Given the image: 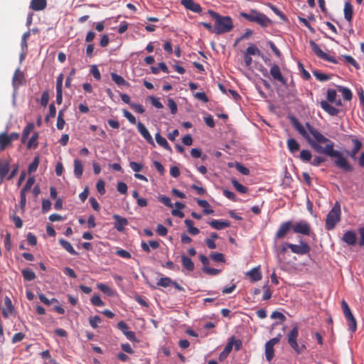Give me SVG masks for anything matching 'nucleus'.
I'll return each instance as SVG.
<instances>
[{
    "label": "nucleus",
    "instance_id": "obj_1",
    "mask_svg": "<svg viewBox=\"0 0 364 364\" xmlns=\"http://www.w3.org/2000/svg\"><path fill=\"white\" fill-rule=\"evenodd\" d=\"M291 122L298 133L316 152L325 154L331 158H336L334 164L336 167L345 171H353V166L348 163L343 154L333 149V141L323 135L318 129L309 122L302 124L295 117L291 119Z\"/></svg>",
    "mask_w": 364,
    "mask_h": 364
},
{
    "label": "nucleus",
    "instance_id": "obj_2",
    "mask_svg": "<svg viewBox=\"0 0 364 364\" xmlns=\"http://www.w3.org/2000/svg\"><path fill=\"white\" fill-rule=\"evenodd\" d=\"M208 13L215 20L213 33L220 35L228 33L234 28L231 17L228 16H221L213 10H209Z\"/></svg>",
    "mask_w": 364,
    "mask_h": 364
},
{
    "label": "nucleus",
    "instance_id": "obj_3",
    "mask_svg": "<svg viewBox=\"0 0 364 364\" xmlns=\"http://www.w3.org/2000/svg\"><path fill=\"white\" fill-rule=\"evenodd\" d=\"M341 220V209L340 203L336 201L333 207L326 215L325 220V228L326 230H332Z\"/></svg>",
    "mask_w": 364,
    "mask_h": 364
},
{
    "label": "nucleus",
    "instance_id": "obj_4",
    "mask_svg": "<svg viewBox=\"0 0 364 364\" xmlns=\"http://www.w3.org/2000/svg\"><path fill=\"white\" fill-rule=\"evenodd\" d=\"M299 336V327L294 326L292 329L287 334V341L289 346L294 350L296 354H301L304 350H306V346L304 342L301 343V345L298 343Z\"/></svg>",
    "mask_w": 364,
    "mask_h": 364
},
{
    "label": "nucleus",
    "instance_id": "obj_5",
    "mask_svg": "<svg viewBox=\"0 0 364 364\" xmlns=\"http://www.w3.org/2000/svg\"><path fill=\"white\" fill-rule=\"evenodd\" d=\"M240 15L247 21L257 23L264 28L267 27L270 22V20L264 14L254 9L251 10L250 13L240 12Z\"/></svg>",
    "mask_w": 364,
    "mask_h": 364
},
{
    "label": "nucleus",
    "instance_id": "obj_6",
    "mask_svg": "<svg viewBox=\"0 0 364 364\" xmlns=\"http://www.w3.org/2000/svg\"><path fill=\"white\" fill-rule=\"evenodd\" d=\"M341 308L345 318L348 321L349 330L352 332L355 331L357 328L355 318H354L348 303L345 300H342L341 301Z\"/></svg>",
    "mask_w": 364,
    "mask_h": 364
},
{
    "label": "nucleus",
    "instance_id": "obj_7",
    "mask_svg": "<svg viewBox=\"0 0 364 364\" xmlns=\"http://www.w3.org/2000/svg\"><path fill=\"white\" fill-rule=\"evenodd\" d=\"M310 47L313 52L316 54L317 57L324 60H326L330 63H337V60L334 57L330 56L326 53H324L318 46V45L315 43L314 41H310L309 42Z\"/></svg>",
    "mask_w": 364,
    "mask_h": 364
},
{
    "label": "nucleus",
    "instance_id": "obj_8",
    "mask_svg": "<svg viewBox=\"0 0 364 364\" xmlns=\"http://www.w3.org/2000/svg\"><path fill=\"white\" fill-rule=\"evenodd\" d=\"M292 230L294 232L304 235H310L311 232L310 224L304 220L296 222L294 224L292 223Z\"/></svg>",
    "mask_w": 364,
    "mask_h": 364
},
{
    "label": "nucleus",
    "instance_id": "obj_9",
    "mask_svg": "<svg viewBox=\"0 0 364 364\" xmlns=\"http://www.w3.org/2000/svg\"><path fill=\"white\" fill-rule=\"evenodd\" d=\"M287 246L293 253L301 255L308 254L311 250L310 246L304 241H300L298 245L287 243Z\"/></svg>",
    "mask_w": 364,
    "mask_h": 364
},
{
    "label": "nucleus",
    "instance_id": "obj_10",
    "mask_svg": "<svg viewBox=\"0 0 364 364\" xmlns=\"http://www.w3.org/2000/svg\"><path fill=\"white\" fill-rule=\"evenodd\" d=\"M353 147L351 150H345L344 152L350 156L353 160L355 161L357 159V154L362 148V143L358 139L353 137L351 139Z\"/></svg>",
    "mask_w": 364,
    "mask_h": 364
},
{
    "label": "nucleus",
    "instance_id": "obj_11",
    "mask_svg": "<svg viewBox=\"0 0 364 364\" xmlns=\"http://www.w3.org/2000/svg\"><path fill=\"white\" fill-rule=\"evenodd\" d=\"M292 229V222L289 220L281 224L275 235L277 240L284 238L290 230Z\"/></svg>",
    "mask_w": 364,
    "mask_h": 364
},
{
    "label": "nucleus",
    "instance_id": "obj_12",
    "mask_svg": "<svg viewBox=\"0 0 364 364\" xmlns=\"http://www.w3.org/2000/svg\"><path fill=\"white\" fill-rule=\"evenodd\" d=\"M341 240L348 246H355L357 244V235L354 230H347L343 235Z\"/></svg>",
    "mask_w": 364,
    "mask_h": 364
},
{
    "label": "nucleus",
    "instance_id": "obj_13",
    "mask_svg": "<svg viewBox=\"0 0 364 364\" xmlns=\"http://www.w3.org/2000/svg\"><path fill=\"white\" fill-rule=\"evenodd\" d=\"M113 219L114 220V228L119 232H123L124 231V227L129 224L128 220L125 218H123L117 214H114L112 215Z\"/></svg>",
    "mask_w": 364,
    "mask_h": 364
},
{
    "label": "nucleus",
    "instance_id": "obj_14",
    "mask_svg": "<svg viewBox=\"0 0 364 364\" xmlns=\"http://www.w3.org/2000/svg\"><path fill=\"white\" fill-rule=\"evenodd\" d=\"M270 75L274 80L279 81L283 85H287V80L283 77L280 68L277 65L274 64L272 66L270 69Z\"/></svg>",
    "mask_w": 364,
    "mask_h": 364
},
{
    "label": "nucleus",
    "instance_id": "obj_15",
    "mask_svg": "<svg viewBox=\"0 0 364 364\" xmlns=\"http://www.w3.org/2000/svg\"><path fill=\"white\" fill-rule=\"evenodd\" d=\"M137 129L138 132L141 134V135L146 140V141L151 144L154 146V141L153 140V138L151 135L150 134L148 129L146 128L144 124L141 123V122H139L137 123Z\"/></svg>",
    "mask_w": 364,
    "mask_h": 364
},
{
    "label": "nucleus",
    "instance_id": "obj_16",
    "mask_svg": "<svg viewBox=\"0 0 364 364\" xmlns=\"http://www.w3.org/2000/svg\"><path fill=\"white\" fill-rule=\"evenodd\" d=\"M181 4L186 9L190 10L194 13H200L202 11L200 5L196 3L193 0H181Z\"/></svg>",
    "mask_w": 364,
    "mask_h": 364
},
{
    "label": "nucleus",
    "instance_id": "obj_17",
    "mask_svg": "<svg viewBox=\"0 0 364 364\" xmlns=\"http://www.w3.org/2000/svg\"><path fill=\"white\" fill-rule=\"evenodd\" d=\"M117 327L124 333L126 337L130 341L135 340V333L133 331H128V325L123 321H119L117 323Z\"/></svg>",
    "mask_w": 364,
    "mask_h": 364
},
{
    "label": "nucleus",
    "instance_id": "obj_18",
    "mask_svg": "<svg viewBox=\"0 0 364 364\" xmlns=\"http://www.w3.org/2000/svg\"><path fill=\"white\" fill-rule=\"evenodd\" d=\"M208 224L215 230H223L230 226V222L227 220H213Z\"/></svg>",
    "mask_w": 364,
    "mask_h": 364
},
{
    "label": "nucleus",
    "instance_id": "obj_19",
    "mask_svg": "<svg viewBox=\"0 0 364 364\" xmlns=\"http://www.w3.org/2000/svg\"><path fill=\"white\" fill-rule=\"evenodd\" d=\"M321 108L331 116H336L339 113V109L331 105L328 102L323 100L321 102Z\"/></svg>",
    "mask_w": 364,
    "mask_h": 364
},
{
    "label": "nucleus",
    "instance_id": "obj_20",
    "mask_svg": "<svg viewBox=\"0 0 364 364\" xmlns=\"http://www.w3.org/2000/svg\"><path fill=\"white\" fill-rule=\"evenodd\" d=\"M11 146L12 142L11 141L8 134L6 132L0 133V151H4L7 147Z\"/></svg>",
    "mask_w": 364,
    "mask_h": 364
},
{
    "label": "nucleus",
    "instance_id": "obj_21",
    "mask_svg": "<svg viewBox=\"0 0 364 364\" xmlns=\"http://www.w3.org/2000/svg\"><path fill=\"white\" fill-rule=\"evenodd\" d=\"M46 6V0H31L30 4V8L36 11L45 9Z\"/></svg>",
    "mask_w": 364,
    "mask_h": 364
},
{
    "label": "nucleus",
    "instance_id": "obj_22",
    "mask_svg": "<svg viewBox=\"0 0 364 364\" xmlns=\"http://www.w3.org/2000/svg\"><path fill=\"white\" fill-rule=\"evenodd\" d=\"M287 149L290 153L294 154L299 151L300 144L299 142L294 138H289L287 141Z\"/></svg>",
    "mask_w": 364,
    "mask_h": 364
},
{
    "label": "nucleus",
    "instance_id": "obj_23",
    "mask_svg": "<svg viewBox=\"0 0 364 364\" xmlns=\"http://www.w3.org/2000/svg\"><path fill=\"white\" fill-rule=\"evenodd\" d=\"M246 275L249 277V278L253 282H258L262 279V274L259 267H255L252 269L250 271L246 273Z\"/></svg>",
    "mask_w": 364,
    "mask_h": 364
},
{
    "label": "nucleus",
    "instance_id": "obj_24",
    "mask_svg": "<svg viewBox=\"0 0 364 364\" xmlns=\"http://www.w3.org/2000/svg\"><path fill=\"white\" fill-rule=\"evenodd\" d=\"M344 17L346 21L351 23L353 16V8L350 2H346L344 4Z\"/></svg>",
    "mask_w": 364,
    "mask_h": 364
},
{
    "label": "nucleus",
    "instance_id": "obj_25",
    "mask_svg": "<svg viewBox=\"0 0 364 364\" xmlns=\"http://www.w3.org/2000/svg\"><path fill=\"white\" fill-rule=\"evenodd\" d=\"M181 263H182L183 267L186 269H187L190 272H192L194 270V268H195L194 263L192 261V259L191 258H189L188 257H187L186 255H181Z\"/></svg>",
    "mask_w": 364,
    "mask_h": 364
},
{
    "label": "nucleus",
    "instance_id": "obj_26",
    "mask_svg": "<svg viewBox=\"0 0 364 364\" xmlns=\"http://www.w3.org/2000/svg\"><path fill=\"white\" fill-rule=\"evenodd\" d=\"M59 243L62 246V247L65 249L70 255H77V252L75 250L70 242H69L68 241L64 239H60Z\"/></svg>",
    "mask_w": 364,
    "mask_h": 364
},
{
    "label": "nucleus",
    "instance_id": "obj_27",
    "mask_svg": "<svg viewBox=\"0 0 364 364\" xmlns=\"http://www.w3.org/2000/svg\"><path fill=\"white\" fill-rule=\"evenodd\" d=\"M196 202L200 207L203 208V213L205 215H210L214 213V210L210 208V204L207 200L197 199Z\"/></svg>",
    "mask_w": 364,
    "mask_h": 364
},
{
    "label": "nucleus",
    "instance_id": "obj_28",
    "mask_svg": "<svg viewBox=\"0 0 364 364\" xmlns=\"http://www.w3.org/2000/svg\"><path fill=\"white\" fill-rule=\"evenodd\" d=\"M141 247L144 252L149 253L151 251L150 247L152 249H157L159 247V242L155 240L149 241V244L146 243L145 242H142L141 244Z\"/></svg>",
    "mask_w": 364,
    "mask_h": 364
},
{
    "label": "nucleus",
    "instance_id": "obj_29",
    "mask_svg": "<svg viewBox=\"0 0 364 364\" xmlns=\"http://www.w3.org/2000/svg\"><path fill=\"white\" fill-rule=\"evenodd\" d=\"M155 139L159 145L168 151H171V148L167 142L166 139L163 137L159 132L155 134Z\"/></svg>",
    "mask_w": 364,
    "mask_h": 364
},
{
    "label": "nucleus",
    "instance_id": "obj_30",
    "mask_svg": "<svg viewBox=\"0 0 364 364\" xmlns=\"http://www.w3.org/2000/svg\"><path fill=\"white\" fill-rule=\"evenodd\" d=\"M83 173V166L79 159L74 161V174L77 178H80Z\"/></svg>",
    "mask_w": 364,
    "mask_h": 364
},
{
    "label": "nucleus",
    "instance_id": "obj_31",
    "mask_svg": "<svg viewBox=\"0 0 364 364\" xmlns=\"http://www.w3.org/2000/svg\"><path fill=\"white\" fill-rule=\"evenodd\" d=\"M34 129V124L33 123H28L23 129L21 136V142L24 144L30 133L32 132V130Z\"/></svg>",
    "mask_w": 364,
    "mask_h": 364
},
{
    "label": "nucleus",
    "instance_id": "obj_32",
    "mask_svg": "<svg viewBox=\"0 0 364 364\" xmlns=\"http://www.w3.org/2000/svg\"><path fill=\"white\" fill-rule=\"evenodd\" d=\"M112 80L119 86H128L129 84L121 75L117 73H111Z\"/></svg>",
    "mask_w": 364,
    "mask_h": 364
},
{
    "label": "nucleus",
    "instance_id": "obj_33",
    "mask_svg": "<svg viewBox=\"0 0 364 364\" xmlns=\"http://www.w3.org/2000/svg\"><path fill=\"white\" fill-rule=\"evenodd\" d=\"M186 226L188 228V231L193 235H196L199 233V229L193 226V222L191 220L186 219L184 221Z\"/></svg>",
    "mask_w": 364,
    "mask_h": 364
},
{
    "label": "nucleus",
    "instance_id": "obj_34",
    "mask_svg": "<svg viewBox=\"0 0 364 364\" xmlns=\"http://www.w3.org/2000/svg\"><path fill=\"white\" fill-rule=\"evenodd\" d=\"M24 79V75L19 69H17L13 76V84L14 85H20L22 83Z\"/></svg>",
    "mask_w": 364,
    "mask_h": 364
},
{
    "label": "nucleus",
    "instance_id": "obj_35",
    "mask_svg": "<svg viewBox=\"0 0 364 364\" xmlns=\"http://www.w3.org/2000/svg\"><path fill=\"white\" fill-rule=\"evenodd\" d=\"M21 274L26 281H33L36 279V276L35 272L31 269H23L21 271Z\"/></svg>",
    "mask_w": 364,
    "mask_h": 364
},
{
    "label": "nucleus",
    "instance_id": "obj_36",
    "mask_svg": "<svg viewBox=\"0 0 364 364\" xmlns=\"http://www.w3.org/2000/svg\"><path fill=\"white\" fill-rule=\"evenodd\" d=\"M10 169L9 163L5 161L0 163V178L3 180L8 174Z\"/></svg>",
    "mask_w": 364,
    "mask_h": 364
},
{
    "label": "nucleus",
    "instance_id": "obj_37",
    "mask_svg": "<svg viewBox=\"0 0 364 364\" xmlns=\"http://www.w3.org/2000/svg\"><path fill=\"white\" fill-rule=\"evenodd\" d=\"M312 158L311 152L308 149H303L299 154V159L304 163L310 162Z\"/></svg>",
    "mask_w": 364,
    "mask_h": 364
},
{
    "label": "nucleus",
    "instance_id": "obj_38",
    "mask_svg": "<svg viewBox=\"0 0 364 364\" xmlns=\"http://www.w3.org/2000/svg\"><path fill=\"white\" fill-rule=\"evenodd\" d=\"M274 355V346L271 343L265 344V356L267 360L270 361Z\"/></svg>",
    "mask_w": 364,
    "mask_h": 364
},
{
    "label": "nucleus",
    "instance_id": "obj_39",
    "mask_svg": "<svg viewBox=\"0 0 364 364\" xmlns=\"http://www.w3.org/2000/svg\"><path fill=\"white\" fill-rule=\"evenodd\" d=\"M38 139V133L35 132L33 134L31 139L28 140L27 143V147L28 149H36L38 146V142L37 140Z\"/></svg>",
    "mask_w": 364,
    "mask_h": 364
},
{
    "label": "nucleus",
    "instance_id": "obj_40",
    "mask_svg": "<svg viewBox=\"0 0 364 364\" xmlns=\"http://www.w3.org/2000/svg\"><path fill=\"white\" fill-rule=\"evenodd\" d=\"M233 341L234 337H232L227 345L225 346L223 351L220 354V358H221L223 356H226L231 352L233 347Z\"/></svg>",
    "mask_w": 364,
    "mask_h": 364
},
{
    "label": "nucleus",
    "instance_id": "obj_41",
    "mask_svg": "<svg viewBox=\"0 0 364 364\" xmlns=\"http://www.w3.org/2000/svg\"><path fill=\"white\" fill-rule=\"evenodd\" d=\"M151 72L154 74H158L159 72V70H161L164 73H168V68L167 65L164 63H159L158 65V67L152 66L151 67Z\"/></svg>",
    "mask_w": 364,
    "mask_h": 364
},
{
    "label": "nucleus",
    "instance_id": "obj_42",
    "mask_svg": "<svg viewBox=\"0 0 364 364\" xmlns=\"http://www.w3.org/2000/svg\"><path fill=\"white\" fill-rule=\"evenodd\" d=\"M97 288L107 296H112L114 294V291L107 284L102 283L98 284Z\"/></svg>",
    "mask_w": 364,
    "mask_h": 364
},
{
    "label": "nucleus",
    "instance_id": "obj_43",
    "mask_svg": "<svg viewBox=\"0 0 364 364\" xmlns=\"http://www.w3.org/2000/svg\"><path fill=\"white\" fill-rule=\"evenodd\" d=\"M34 183H35L34 176L29 177L28 178L25 186L21 190V192L23 193H26L27 192H28L31 189Z\"/></svg>",
    "mask_w": 364,
    "mask_h": 364
},
{
    "label": "nucleus",
    "instance_id": "obj_44",
    "mask_svg": "<svg viewBox=\"0 0 364 364\" xmlns=\"http://www.w3.org/2000/svg\"><path fill=\"white\" fill-rule=\"evenodd\" d=\"M234 188L240 193H245L247 191V188L240 183L236 179H232L231 181Z\"/></svg>",
    "mask_w": 364,
    "mask_h": 364
},
{
    "label": "nucleus",
    "instance_id": "obj_45",
    "mask_svg": "<svg viewBox=\"0 0 364 364\" xmlns=\"http://www.w3.org/2000/svg\"><path fill=\"white\" fill-rule=\"evenodd\" d=\"M173 280L170 277H166L161 278L158 281L157 285L163 287H168L171 286Z\"/></svg>",
    "mask_w": 364,
    "mask_h": 364
},
{
    "label": "nucleus",
    "instance_id": "obj_46",
    "mask_svg": "<svg viewBox=\"0 0 364 364\" xmlns=\"http://www.w3.org/2000/svg\"><path fill=\"white\" fill-rule=\"evenodd\" d=\"M339 91L341 92L345 100L349 101L352 99V92L348 87H340Z\"/></svg>",
    "mask_w": 364,
    "mask_h": 364
},
{
    "label": "nucleus",
    "instance_id": "obj_47",
    "mask_svg": "<svg viewBox=\"0 0 364 364\" xmlns=\"http://www.w3.org/2000/svg\"><path fill=\"white\" fill-rule=\"evenodd\" d=\"M39 161H40L39 156H36L34 158L33 162L31 164H30L28 167V171L29 173L35 172L37 170L38 164H39Z\"/></svg>",
    "mask_w": 364,
    "mask_h": 364
},
{
    "label": "nucleus",
    "instance_id": "obj_48",
    "mask_svg": "<svg viewBox=\"0 0 364 364\" xmlns=\"http://www.w3.org/2000/svg\"><path fill=\"white\" fill-rule=\"evenodd\" d=\"M245 54L248 55H260L261 52L255 45H251L246 49Z\"/></svg>",
    "mask_w": 364,
    "mask_h": 364
},
{
    "label": "nucleus",
    "instance_id": "obj_49",
    "mask_svg": "<svg viewBox=\"0 0 364 364\" xmlns=\"http://www.w3.org/2000/svg\"><path fill=\"white\" fill-rule=\"evenodd\" d=\"M313 74L315 76V77L319 81L323 82L330 80V77L328 75L322 73L318 70H314L313 72Z\"/></svg>",
    "mask_w": 364,
    "mask_h": 364
},
{
    "label": "nucleus",
    "instance_id": "obj_50",
    "mask_svg": "<svg viewBox=\"0 0 364 364\" xmlns=\"http://www.w3.org/2000/svg\"><path fill=\"white\" fill-rule=\"evenodd\" d=\"M210 258L218 262H225V259L223 254L219 252H212L210 255Z\"/></svg>",
    "mask_w": 364,
    "mask_h": 364
},
{
    "label": "nucleus",
    "instance_id": "obj_51",
    "mask_svg": "<svg viewBox=\"0 0 364 364\" xmlns=\"http://www.w3.org/2000/svg\"><path fill=\"white\" fill-rule=\"evenodd\" d=\"M96 188L100 195H104L105 191V182L102 179L98 180L96 184Z\"/></svg>",
    "mask_w": 364,
    "mask_h": 364
},
{
    "label": "nucleus",
    "instance_id": "obj_52",
    "mask_svg": "<svg viewBox=\"0 0 364 364\" xmlns=\"http://www.w3.org/2000/svg\"><path fill=\"white\" fill-rule=\"evenodd\" d=\"M203 272L208 275H218L220 273V269L211 268L209 267H205V268H202Z\"/></svg>",
    "mask_w": 364,
    "mask_h": 364
},
{
    "label": "nucleus",
    "instance_id": "obj_53",
    "mask_svg": "<svg viewBox=\"0 0 364 364\" xmlns=\"http://www.w3.org/2000/svg\"><path fill=\"white\" fill-rule=\"evenodd\" d=\"M38 298L40 301L46 305H50L54 302H58V300L55 298H53L51 300H49L43 294H39Z\"/></svg>",
    "mask_w": 364,
    "mask_h": 364
},
{
    "label": "nucleus",
    "instance_id": "obj_54",
    "mask_svg": "<svg viewBox=\"0 0 364 364\" xmlns=\"http://www.w3.org/2000/svg\"><path fill=\"white\" fill-rule=\"evenodd\" d=\"M91 303L96 306H103L105 303L102 301L100 296L99 295H94L91 298Z\"/></svg>",
    "mask_w": 364,
    "mask_h": 364
},
{
    "label": "nucleus",
    "instance_id": "obj_55",
    "mask_svg": "<svg viewBox=\"0 0 364 364\" xmlns=\"http://www.w3.org/2000/svg\"><path fill=\"white\" fill-rule=\"evenodd\" d=\"M56 114V108L54 104H50L49 105V112L46 116V121L48 122L50 118H53Z\"/></svg>",
    "mask_w": 364,
    "mask_h": 364
},
{
    "label": "nucleus",
    "instance_id": "obj_56",
    "mask_svg": "<svg viewBox=\"0 0 364 364\" xmlns=\"http://www.w3.org/2000/svg\"><path fill=\"white\" fill-rule=\"evenodd\" d=\"M101 318L98 316H95L89 318L90 326L93 328H96L98 326V323L101 322Z\"/></svg>",
    "mask_w": 364,
    "mask_h": 364
},
{
    "label": "nucleus",
    "instance_id": "obj_57",
    "mask_svg": "<svg viewBox=\"0 0 364 364\" xmlns=\"http://www.w3.org/2000/svg\"><path fill=\"white\" fill-rule=\"evenodd\" d=\"M159 200L163 204H164L168 208H173V204L171 203L170 198L166 196H160L159 197Z\"/></svg>",
    "mask_w": 364,
    "mask_h": 364
},
{
    "label": "nucleus",
    "instance_id": "obj_58",
    "mask_svg": "<svg viewBox=\"0 0 364 364\" xmlns=\"http://www.w3.org/2000/svg\"><path fill=\"white\" fill-rule=\"evenodd\" d=\"M129 166L136 173L140 172L143 168V164L135 161H131Z\"/></svg>",
    "mask_w": 364,
    "mask_h": 364
},
{
    "label": "nucleus",
    "instance_id": "obj_59",
    "mask_svg": "<svg viewBox=\"0 0 364 364\" xmlns=\"http://www.w3.org/2000/svg\"><path fill=\"white\" fill-rule=\"evenodd\" d=\"M168 107L171 109V114H175L177 112V105L173 99L169 98L168 100Z\"/></svg>",
    "mask_w": 364,
    "mask_h": 364
},
{
    "label": "nucleus",
    "instance_id": "obj_60",
    "mask_svg": "<svg viewBox=\"0 0 364 364\" xmlns=\"http://www.w3.org/2000/svg\"><path fill=\"white\" fill-rule=\"evenodd\" d=\"M298 66L301 73L302 77L306 80H309L311 78V75L307 70L304 69L303 64L301 63H299Z\"/></svg>",
    "mask_w": 364,
    "mask_h": 364
},
{
    "label": "nucleus",
    "instance_id": "obj_61",
    "mask_svg": "<svg viewBox=\"0 0 364 364\" xmlns=\"http://www.w3.org/2000/svg\"><path fill=\"white\" fill-rule=\"evenodd\" d=\"M336 91L333 89H329L327 91V100L329 102H334L336 98Z\"/></svg>",
    "mask_w": 364,
    "mask_h": 364
},
{
    "label": "nucleus",
    "instance_id": "obj_62",
    "mask_svg": "<svg viewBox=\"0 0 364 364\" xmlns=\"http://www.w3.org/2000/svg\"><path fill=\"white\" fill-rule=\"evenodd\" d=\"M123 115L128 119V121L131 124H136V118H135V117L131 112L127 111V109H124L123 110Z\"/></svg>",
    "mask_w": 364,
    "mask_h": 364
},
{
    "label": "nucleus",
    "instance_id": "obj_63",
    "mask_svg": "<svg viewBox=\"0 0 364 364\" xmlns=\"http://www.w3.org/2000/svg\"><path fill=\"white\" fill-rule=\"evenodd\" d=\"M235 168L240 173H241L243 175L247 176L250 174V170L247 167L242 165L241 164L237 163L235 165Z\"/></svg>",
    "mask_w": 364,
    "mask_h": 364
},
{
    "label": "nucleus",
    "instance_id": "obj_64",
    "mask_svg": "<svg viewBox=\"0 0 364 364\" xmlns=\"http://www.w3.org/2000/svg\"><path fill=\"white\" fill-rule=\"evenodd\" d=\"M358 232L360 237L358 245L360 247H364V227L359 228Z\"/></svg>",
    "mask_w": 364,
    "mask_h": 364
}]
</instances>
